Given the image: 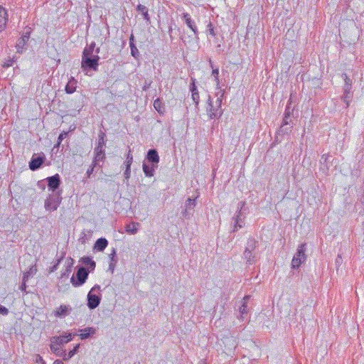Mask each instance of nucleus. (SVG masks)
I'll use <instances>...</instances> for the list:
<instances>
[{"instance_id": "obj_1", "label": "nucleus", "mask_w": 364, "mask_h": 364, "mask_svg": "<svg viewBox=\"0 0 364 364\" xmlns=\"http://www.w3.org/2000/svg\"><path fill=\"white\" fill-rule=\"evenodd\" d=\"M258 241L255 238L250 237L247 240L245 251L243 252L244 259L248 264H254L259 259V252L257 250Z\"/></svg>"}, {"instance_id": "obj_2", "label": "nucleus", "mask_w": 364, "mask_h": 364, "mask_svg": "<svg viewBox=\"0 0 364 364\" xmlns=\"http://www.w3.org/2000/svg\"><path fill=\"white\" fill-rule=\"evenodd\" d=\"M100 286L99 284L94 285L87 296V305L90 309H96L100 304L102 295L100 294Z\"/></svg>"}, {"instance_id": "obj_3", "label": "nucleus", "mask_w": 364, "mask_h": 364, "mask_svg": "<svg viewBox=\"0 0 364 364\" xmlns=\"http://www.w3.org/2000/svg\"><path fill=\"white\" fill-rule=\"evenodd\" d=\"M306 243L301 244L298 246L296 252L291 260V268L299 269L301 264L304 263L307 259L306 255Z\"/></svg>"}, {"instance_id": "obj_4", "label": "nucleus", "mask_w": 364, "mask_h": 364, "mask_svg": "<svg viewBox=\"0 0 364 364\" xmlns=\"http://www.w3.org/2000/svg\"><path fill=\"white\" fill-rule=\"evenodd\" d=\"M90 271L83 266L77 267L76 278L74 275L70 279V282L74 287H80L84 284L88 278Z\"/></svg>"}, {"instance_id": "obj_5", "label": "nucleus", "mask_w": 364, "mask_h": 364, "mask_svg": "<svg viewBox=\"0 0 364 364\" xmlns=\"http://www.w3.org/2000/svg\"><path fill=\"white\" fill-rule=\"evenodd\" d=\"M100 57L97 55L82 56L81 68L83 70H92L97 71L99 65Z\"/></svg>"}, {"instance_id": "obj_6", "label": "nucleus", "mask_w": 364, "mask_h": 364, "mask_svg": "<svg viewBox=\"0 0 364 364\" xmlns=\"http://www.w3.org/2000/svg\"><path fill=\"white\" fill-rule=\"evenodd\" d=\"M341 77L344 80L342 100L346 104L347 107H348L350 100L353 97V92L351 91L353 81L346 73H343Z\"/></svg>"}, {"instance_id": "obj_7", "label": "nucleus", "mask_w": 364, "mask_h": 364, "mask_svg": "<svg viewBox=\"0 0 364 364\" xmlns=\"http://www.w3.org/2000/svg\"><path fill=\"white\" fill-rule=\"evenodd\" d=\"M198 194L194 198H188L184 205V209L182 211V216L186 219H189L193 215L194 208L196 205V200L198 198Z\"/></svg>"}, {"instance_id": "obj_8", "label": "nucleus", "mask_w": 364, "mask_h": 364, "mask_svg": "<svg viewBox=\"0 0 364 364\" xmlns=\"http://www.w3.org/2000/svg\"><path fill=\"white\" fill-rule=\"evenodd\" d=\"M207 104L206 111L210 119H218L222 116V109L213 105L210 95H208Z\"/></svg>"}, {"instance_id": "obj_9", "label": "nucleus", "mask_w": 364, "mask_h": 364, "mask_svg": "<svg viewBox=\"0 0 364 364\" xmlns=\"http://www.w3.org/2000/svg\"><path fill=\"white\" fill-rule=\"evenodd\" d=\"M60 203V194H51L46 198L45 201V208L48 211H54L57 210Z\"/></svg>"}, {"instance_id": "obj_10", "label": "nucleus", "mask_w": 364, "mask_h": 364, "mask_svg": "<svg viewBox=\"0 0 364 364\" xmlns=\"http://www.w3.org/2000/svg\"><path fill=\"white\" fill-rule=\"evenodd\" d=\"M45 160L46 156L43 153L41 152L40 154H33L29 162V168L31 171L38 170L41 167Z\"/></svg>"}, {"instance_id": "obj_11", "label": "nucleus", "mask_w": 364, "mask_h": 364, "mask_svg": "<svg viewBox=\"0 0 364 364\" xmlns=\"http://www.w3.org/2000/svg\"><path fill=\"white\" fill-rule=\"evenodd\" d=\"M48 182V189L55 192L60 185V177L59 174L56 173L53 176L48 177L46 178Z\"/></svg>"}, {"instance_id": "obj_12", "label": "nucleus", "mask_w": 364, "mask_h": 364, "mask_svg": "<svg viewBox=\"0 0 364 364\" xmlns=\"http://www.w3.org/2000/svg\"><path fill=\"white\" fill-rule=\"evenodd\" d=\"M191 82L190 85V91L191 92V97H192L193 102L195 103L196 108L198 109V105H199V101H200V96H199L198 90L196 85V80L195 78L191 77Z\"/></svg>"}, {"instance_id": "obj_13", "label": "nucleus", "mask_w": 364, "mask_h": 364, "mask_svg": "<svg viewBox=\"0 0 364 364\" xmlns=\"http://www.w3.org/2000/svg\"><path fill=\"white\" fill-rule=\"evenodd\" d=\"M146 159L153 164L154 166H158V164L159 162V156L158 154V151L155 149H149L147 151Z\"/></svg>"}, {"instance_id": "obj_14", "label": "nucleus", "mask_w": 364, "mask_h": 364, "mask_svg": "<svg viewBox=\"0 0 364 364\" xmlns=\"http://www.w3.org/2000/svg\"><path fill=\"white\" fill-rule=\"evenodd\" d=\"M246 213L237 212V215L233 217L234 220V229L233 231H237L238 228H241L245 225V218Z\"/></svg>"}, {"instance_id": "obj_15", "label": "nucleus", "mask_w": 364, "mask_h": 364, "mask_svg": "<svg viewBox=\"0 0 364 364\" xmlns=\"http://www.w3.org/2000/svg\"><path fill=\"white\" fill-rule=\"evenodd\" d=\"M72 308L69 305H60L55 311L54 315L56 317L63 318L68 316L71 311Z\"/></svg>"}, {"instance_id": "obj_16", "label": "nucleus", "mask_w": 364, "mask_h": 364, "mask_svg": "<svg viewBox=\"0 0 364 364\" xmlns=\"http://www.w3.org/2000/svg\"><path fill=\"white\" fill-rule=\"evenodd\" d=\"M72 340V334L67 333L65 335L60 336H54L51 338V343H55L56 345H62L63 343H68Z\"/></svg>"}, {"instance_id": "obj_17", "label": "nucleus", "mask_w": 364, "mask_h": 364, "mask_svg": "<svg viewBox=\"0 0 364 364\" xmlns=\"http://www.w3.org/2000/svg\"><path fill=\"white\" fill-rule=\"evenodd\" d=\"M80 337L82 340H85L90 337H92L96 333V329L93 327H86L82 329H80Z\"/></svg>"}, {"instance_id": "obj_18", "label": "nucleus", "mask_w": 364, "mask_h": 364, "mask_svg": "<svg viewBox=\"0 0 364 364\" xmlns=\"http://www.w3.org/2000/svg\"><path fill=\"white\" fill-rule=\"evenodd\" d=\"M74 264V260L71 257H68L65 261V269L63 272H62L60 277L61 278H68L73 270V267Z\"/></svg>"}, {"instance_id": "obj_19", "label": "nucleus", "mask_w": 364, "mask_h": 364, "mask_svg": "<svg viewBox=\"0 0 364 364\" xmlns=\"http://www.w3.org/2000/svg\"><path fill=\"white\" fill-rule=\"evenodd\" d=\"M29 39V33H26L19 38L16 42V49L18 53H21L24 46Z\"/></svg>"}, {"instance_id": "obj_20", "label": "nucleus", "mask_w": 364, "mask_h": 364, "mask_svg": "<svg viewBox=\"0 0 364 364\" xmlns=\"http://www.w3.org/2000/svg\"><path fill=\"white\" fill-rule=\"evenodd\" d=\"M80 262L84 264L87 267V270L90 272L94 271L96 267V262L90 257H83L80 259Z\"/></svg>"}, {"instance_id": "obj_21", "label": "nucleus", "mask_w": 364, "mask_h": 364, "mask_svg": "<svg viewBox=\"0 0 364 364\" xmlns=\"http://www.w3.org/2000/svg\"><path fill=\"white\" fill-rule=\"evenodd\" d=\"M7 19L8 14L6 10L0 6V31L5 28Z\"/></svg>"}, {"instance_id": "obj_22", "label": "nucleus", "mask_w": 364, "mask_h": 364, "mask_svg": "<svg viewBox=\"0 0 364 364\" xmlns=\"http://www.w3.org/2000/svg\"><path fill=\"white\" fill-rule=\"evenodd\" d=\"M107 245L108 241L107 239L101 237L96 240L94 245V249L97 251L102 252L107 247Z\"/></svg>"}, {"instance_id": "obj_23", "label": "nucleus", "mask_w": 364, "mask_h": 364, "mask_svg": "<svg viewBox=\"0 0 364 364\" xmlns=\"http://www.w3.org/2000/svg\"><path fill=\"white\" fill-rule=\"evenodd\" d=\"M157 167L158 166H153V164L150 166L145 162H144L142 165L143 171L146 177L153 176L154 175L155 169L157 168Z\"/></svg>"}, {"instance_id": "obj_24", "label": "nucleus", "mask_w": 364, "mask_h": 364, "mask_svg": "<svg viewBox=\"0 0 364 364\" xmlns=\"http://www.w3.org/2000/svg\"><path fill=\"white\" fill-rule=\"evenodd\" d=\"M76 85L77 80L73 77H71L65 88L66 93L73 94L76 90Z\"/></svg>"}, {"instance_id": "obj_25", "label": "nucleus", "mask_w": 364, "mask_h": 364, "mask_svg": "<svg viewBox=\"0 0 364 364\" xmlns=\"http://www.w3.org/2000/svg\"><path fill=\"white\" fill-rule=\"evenodd\" d=\"M136 11L142 14L144 19L146 21V23H150L151 18L149 14V9H147L146 6L142 4H139L136 6Z\"/></svg>"}, {"instance_id": "obj_26", "label": "nucleus", "mask_w": 364, "mask_h": 364, "mask_svg": "<svg viewBox=\"0 0 364 364\" xmlns=\"http://www.w3.org/2000/svg\"><path fill=\"white\" fill-rule=\"evenodd\" d=\"M105 159V152L102 153H95V156L92 161V165L94 166H100V162L104 161Z\"/></svg>"}, {"instance_id": "obj_27", "label": "nucleus", "mask_w": 364, "mask_h": 364, "mask_svg": "<svg viewBox=\"0 0 364 364\" xmlns=\"http://www.w3.org/2000/svg\"><path fill=\"white\" fill-rule=\"evenodd\" d=\"M80 347V344H77L73 350H70L68 353H65V351H62V353H63V360H69L71 358H73L75 353L78 351V348Z\"/></svg>"}, {"instance_id": "obj_28", "label": "nucleus", "mask_w": 364, "mask_h": 364, "mask_svg": "<svg viewBox=\"0 0 364 364\" xmlns=\"http://www.w3.org/2000/svg\"><path fill=\"white\" fill-rule=\"evenodd\" d=\"M95 48V43L92 42L88 46H86L82 52V56H90V55H94L93 53Z\"/></svg>"}, {"instance_id": "obj_29", "label": "nucleus", "mask_w": 364, "mask_h": 364, "mask_svg": "<svg viewBox=\"0 0 364 364\" xmlns=\"http://www.w3.org/2000/svg\"><path fill=\"white\" fill-rule=\"evenodd\" d=\"M154 107L159 114H163L165 112L164 104L159 98L154 100Z\"/></svg>"}, {"instance_id": "obj_30", "label": "nucleus", "mask_w": 364, "mask_h": 364, "mask_svg": "<svg viewBox=\"0 0 364 364\" xmlns=\"http://www.w3.org/2000/svg\"><path fill=\"white\" fill-rule=\"evenodd\" d=\"M250 296H245L243 298L244 301H243L242 304L241 305V306L240 307V313L241 317H242L243 315L247 314L248 313V309H247L246 302L247 300L250 299Z\"/></svg>"}, {"instance_id": "obj_31", "label": "nucleus", "mask_w": 364, "mask_h": 364, "mask_svg": "<svg viewBox=\"0 0 364 364\" xmlns=\"http://www.w3.org/2000/svg\"><path fill=\"white\" fill-rule=\"evenodd\" d=\"M37 272V268H36V265H32L29 270L24 272L23 274V280H24V282H27L28 278L31 276V275H33L36 273Z\"/></svg>"}, {"instance_id": "obj_32", "label": "nucleus", "mask_w": 364, "mask_h": 364, "mask_svg": "<svg viewBox=\"0 0 364 364\" xmlns=\"http://www.w3.org/2000/svg\"><path fill=\"white\" fill-rule=\"evenodd\" d=\"M292 127H293L292 124H289V125L282 124L278 131V134H282V135L288 134L291 132Z\"/></svg>"}, {"instance_id": "obj_33", "label": "nucleus", "mask_w": 364, "mask_h": 364, "mask_svg": "<svg viewBox=\"0 0 364 364\" xmlns=\"http://www.w3.org/2000/svg\"><path fill=\"white\" fill-rule=\"evenodd\" d=\"M136 225H138V223H132L127 224L125 226L126 232L129 234H136L138 231V228L136 226Z\"/></svg>"}, {"instance_id": "obj_34", "label": "nucleus", "mask_w": 364, "mask_h": 364, "mask_svg": "<svg viewBox=\"0 0 364 364\" xmlns=\"http://www.w3.org/2000/svg\"><path fill=\"white\" fill-rule=\"evenodd\" d=\"M186 23L192 30V31L194 33V35L197 36L198 35V31L196 26L194 23V21L191 18L189 20L187 19V22Z\"/></svg>"}, {"instance_id": "obj_35", "label": "nucleus", "mask_w": 364, "mask_h": 364, "mask_svg": "<svg viewBox=\"0 0 364 364\" xmlns=\"http://www.w3.org/2000/svg\"><path fill=\"white\" fill-rule=\"evenodd\" d=\"M130 49H131L132 55L134 58L137 59L139 56V52L136 45L134 44V43H130Z\"/></svg>"}, {"instance_id": "obj_36", "label": "nucleus", "mask_w": 364, "mask_h": 364, "mask_svg": "<svg viewBox=\"0 0 364 364\" xmlns=\"http://www.w3.org/2000/svg\"><path fill=\"white\" fill-rule=\"evenodd\" d=\"M55 343H51L50 344V350L52 352H53L55 354H56L58 356H63V353H62V351Z\"/></svg>"}, {"instance_id": "obj_37", "label": "nucleus", "mask_w": 364, "mask_h": 364, "mask_svg": "<svg viewBox=\"0 0 364 364\" xmlns=\"http://www.w3.org/2000/svg\"><path fill=\"white\" fill-rule=\"evenodd\" d=\"M212 75L214 77V81L215 82L217 87H219V85H220L219 69L218 68L213 69Z\"/></svg>"}, {"instance_id": "obj_38", "label": "nucleus", "mask_w": 364, "mask_h": 364, "mask_svg": "<svg viewBox=\"0 0 364 364\" xmlns=\"http://www.w3.org/2000/svg\"><path fill=\"white\" fill-rule=\"evenodd\" d=\"M133 162V156L131 152V149H129L128 154L127 155V159L124 162L125 166H131Z\"/></svg>"}, {"instance_id": "obj_39", "label": "nucleus", "mask_w": 364, "mask_h": 364, "mask_svg": "<svg viewBox=\"0 0 364 364\" xmlns=\"http://www.w3.org/2000/svg\"><path fill=\"white\" fill-rule=\"evenodd\" d=\"M98 145L105 146V134L102 132H100V134L98 136Z\"/></svg>"}, {"instance_id": "obj_40", "label": "nucleus", "mask_w": 364, "mask_h": 364, "mask_svg": "<svg viewBox=\"0 0 364 364\" xmlns=\"http://www.w3.org/2000/svg\"><path fill=\"white\" fill-rule=\"evenodd\" d=\"M207 31L208 32L209 35H210L212 36H215V35H216V33L214 31V27L210 22H209V23L207 26Z\"/></svg>"}, {"instance_id": "obj_41", "label": "nucleus", "mask_w": 364, "mask_h": 364, "mask_svg": "<svg viewBox=\"0 0 364 364\" xmlns=\"http://www.w3.org/2000/svg\"><path fill=\"white\" fill-rule=\"evenodd\" d=\"M223 95H224L223 92L221 93L220 96H218V93L216 94V96L218 97V98H217V100L215 101L216 107L221 108L222 100H223Z\"/></svg>"}, {"instance_id": "obj_42", "label": "nucleus", "mask_w": 364, "mask_h": 364, "mask_svg": "<svg viewBox=\"0 0 364 364\" xmlns=\"http://www.w3.org/2000/svg\"><path fill=\"white\" fill-rule=\"evenodd\" d=\"M130 175H131V166H126V169L124 172V176L125 178V179H129L130 178Z\"/></svg>"}, {"instance_id": "obj_43", "label": "nucleus", "mask_w": 364, "mask_h": 364, "mask_svg": "<svg viewBox=\"0 0 364 364\" xmlns=\"http://www.w3.org/2000/svg\"><path fill=\"white\" fill-rule=\"evenodd\" d=\"M245 205V201H240V203H238L237 209H239V210L237 212L245 213V209H244Z\"/></svg>"}, {"instance_id": "obj_44", "label": "nucleus", "mask_w": 364, "mask_h": 364, "mask_svg": "<svg viewBox=\"0 0 364 364\" xmlns=\"http://www.w3.org/2000/svg\"><path fill=\"white\" fill-rule=\"evenodd\" d=\"M102 152H105V146H101V145H97L95 147V149H94V153H102Z\"/></svg>"}, {"instance_id": "obj_45", "label": "nucleus", "mask_w": 364, "mask_h": 364, "mask_svg": "<svg viewBox=\"0 0 364 364\" xmlns=\"http://www.w3.org/2000/svg\"><path fill=\"white\" fill-rule=\"evenodd\" d=\"M291 122H292V121L290 117L284 116L282 124L289 125V124H292Z\"/></svg>"}, {"instance_id": "obj_46", "label": "nucleus", "mask_w": 364, "mask_h": 364, "mask_svg": "<svg viewBox=\"0 0 364 364\" xmlns=\"http://www.w3.org/2000/svg\"><path fill=\"white\" fill-rule=\"evenodd\" d=\"M68 132H63L60 134V135L58 137V144H60L62 141L67 136Z\"/></svg>"}, {"instance_id": "obj_47", "label": "nucleus", "mask_w": 364, "mask_h": 364, "mask_svg": "<svg viewBox=\"0 0 364 364\" xmlns=\"http://www.w3.org/2000/svg\"><path fill=\"white\" fill-rule=\"evenodd\" d=\"M9 314V310L5 306L0 305V314L6 316Z\"/></svg>"}, {"instance_id": "obj_48", "label": "nucleus", "mask_w": 364, "mask_h": 364, "mask_svg": "<svg viewBox=\"0 0 364 364\" xmlns=\"http://www.w3.org/2000/svg\"><path fill=\"white\" fill-rule=\"evenodd\" d=\"M328 157H329V154H324L321 156V159H320V162L321 164H325L327 162L328 159Z\"/></svg>"}, {"instance_id": "obj_49", "label": "nucleus", "mask_w": 364, "mask_h": 364, "mask_svg": "<svg viewBox=\"0 0 364 364\" xmlns=\"http://www.w3.org/2000/svg\"><path fill=\"white\" fill-rule=\"evenodd\" d=\"M95 166H94L92 164L90 166V167L87 169L86 172L87 178H90L91 175L92 174L94 171V168Z\"/></svg>"}, {"instance_id": "obj_50", "label": "nucleus", "mask_w": 364, "mask_h": 364, "mask_svg": "<svg viewBox=\"0 0 364 364\" xmlns=\"http://www.w3.org/2000/svg\"><path fill=\"white\" fill-rule=\"evenodd\" d=\"M62 258L61 259H58L57 262L50 268V272H55V270H57V269L58 268V265L61 261Z\"/></svg>"}, {"instance_id": "obj_51", "label": "nucleus", "mask_w": 364, "mask_h": 364, "mask_svg": "<svg viewBox=\"0 0 364 364\" xmlns=\"http://www.w3.org/2000/svg\"><path fill=\"white\" fill-rule=\"evenodd\" d=\"M115 257H116V251L114 249H113L112 252L109 255L110 262H117V259H115Z\"/></svg>"}, {"instance_id": "obj_52", "label": "nucleus", "mask_w": 364, "mask_h": 364, "mask_svg": "<svg viewBox=\"0 0 364 364\" xmlns=\"http://www.w3.org/2000/svg\"><path fill=\"white\" fill-rule=\"evenodd\" d=\"M26 288H27L26 282H24V280H23L22 284L19 287V289L22 291H25Z\"/></svg>"}, {"instance_id": "obj_53", "label": "nucleus", "mask_w": 364, "mask_h": 364, "mask_svg": "<svg viewBox=\"0 0 364 364\" xmlns=\"http://www.w3.org/2000/svg\"><path fill=\"white\" fill-rule=\"evenodd\" d=\"M284 116L285 117H290V116H291V110H290V106L289 105L287 106V108H286L285 112H284Z\"/></svg>"}, {"instance_id": "obj_54", "label": "nucleus", "mask_w": 364, "mask_h": 364, "mask_svg": "<svg viewBox=\"0 0 364 364\" xmlns=\"http://www.w3.org/2000/svg\"><path fill=\"white\" fill-rule=\"evenodd\" d=\"M115 263L114 262H109V269L113 272H114V267H115Z\"/></svg>"}, {"instance_id": "obj_55", "label": "nucleus", "mask_w": 364, "mask_h": 364, "mask_svg": "<svg viewBox=\"0 0 364 364\" xmlns=\"http://www.w3.org/2000/svg\"><path fill=\"white\" fill-rule=\"evenodd\" d=\"M183 18L185 20L186 23L187 22V19H191V16L188 13L183 14Z\"/></svg>"}, {"instance_id": "obj_56", "label": "nucleus", "mask_w": 364, "mask_h": 364, "mask_svg": "<svg viewBox=\"0 0 364 364\" xmlns=\"http://www.w3.org/2000/svg\"><path fill=\"white\" fill-rule=\"evenodd\" d=\"M151 82H149V83L145 84V85L143 87V90H146L151 85Z\"/></svg>"}, {"instance_id": "obj_57", "label": "nucleus", "mask_w": 364, "mask_h": 364, "mask_svg": "<svg viewBox=\"0 0 364 364\" xmlns=\"http://www.w3.org/2000/svg\"><path fill=\"white\" fill-rule=\"evenodd\" d=\"M342 258L341 255H338L337 258L336 259V263L339 264L341 262Z\"/></svg>"}, {"instance_id": "obj_58", "label": "nucleus", "mask_w": 364, "mask_h": 364, "mask_svg": "<svg viewBox=\"0 0 364 364\" xmlns=\"http://www.w3.org/2000/svg\"><path fill=\"white\" fill-rule=\"evenodd\" d=\"M132 43H134V36L133 34H132L130 38H129V44Z\"/></svg>"}, {"instance_id": "obj_59", "label": "nucleus", "mask_w": 364, "mask_h": 364, "mask_svg": "<svg viewBox=\"0 0 364 364\" xmlns=\"http://www.w3.org/2000/svg\"><path fill=\"white\" fill-rule=\"evenodd\" d=\"M53 364H64V363L60 360H56L54 361Z\"/></svg>"}, {"instance_id": "obj_60", "label": "nucleus", "mask_w": 364, "mask_h": 364, "mask_svg": "<svg viewBox=\"0 0 364 364\" xmlns=\"http://www.w3.org/2000/svg\"><path fill=\"white\" fill-rule=\"evenodd\" d=\"M208 62H209L210 66L213 69V62L210 58H209Z\"/></svg>"}, {"instance_id": "obj_61", "label": "nucleus", "mask_w": 364, "mask_h": 364, "mask_svg": "<svg viewBox=\"0 0 364 364\" xmlns=\"http://www.w3.org/2000/svg\"><path fill=\"white\" fill-rule=\"evenodd\" d=\"M94 51H95V55H97L99 54L100 53V48H97Z\"/></svg>"}, {"instance_id": "obj_62", "label": "nucleus", "mask_w": 364, "mask_h": 364, "mask_svg": "<svg viewBox=\"0 0 364 364\" xmlns=\"http://www.w3.org/2000/svg\"><path fill=\"white\" fill-rule=\"evenodd\" d=\"M60 144H58V141L57 142V144L55 145V147H59Z\"/></svg>"}]
</instances>
